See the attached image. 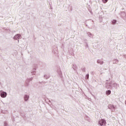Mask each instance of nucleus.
I'll list each match as a JSON object with an SVG mask.
<instances>
[{"instance_id":"nucleus-2","label":"nucleus","mask_w":126,"mask_h":126,"mask_svg":"<svg viewBox=\"0 0 126 126\" xmlns=\"http://www.w3.org/2000/svg\"><path fill=\"white\" fill-rule=\"evenodd\" d=\"M0 95L1 98H6V96H7V93H6L5 92L1 91L0 92Z\"/></svg>"},{"instance_id":"nucleus-12","label":"nucleus","mask_w":126,"mask_h":126,"mask_svg":"<svg viewBox=\"0 0 126 126\" xmlns=\"http://www.w3.org/2000/svg\"><path fill=\"white\" fill-rule=\"evenodd\" d=\"M72 68L74 70H76V64H73L72 66Z\"/></svg>"},{"instance_id":"nucleus-15","label":"nucleus","mask_w":126,"mask_h":126,"mask_svg":"<svg viewBox=\"0 0 126 126\" xmlns=\"http://www.w3.org/2000/svg\"><path fill=\"white\" fill-rule=\"evenodd\" d=\"M58 74H59V75H62V71H61V70L59 69L58 71Z\"/></svg>"},{"instance_id":"nucleus-8","label":"nucleus","mask_w":126,"mask_h":126,"mask_svg":"<svg viewBox=\"0 0 126 126\" xmlns=\"http://www.w3.org/2000/svg\"><path fill=\"white\" fill-rule=\"evenodd\" d=\"M108 108L112 110L113 111H115V107L114 105H112V104L108 105Z\"/></svg>"},{"instance_id":"nucleus-9","label":"nucleus","mask_w":126,"mask_h":126,"mask_svg":"<svg viewBox=\"0 0 126 126\" xmlns=\"http://www.w3.org/2000/svg\"><path fill=\"white\" fill-rule=\"evenodd\" d=\"M31 74L32 75H35V74H36V68H34L32 70Z\"/></svg>"},{"instance_id":"nucleus-20","label":"nucleus","mask_w":126,"mask_h":126,"mask_svg":"<svg viewBox=\"0 0 126 126\" xmlns=\"http://www.w3.org/2000/svg\"><path fill=\"white\" fill-rule=\"evenodd\" d=\"M4 125H5V126H7V123H6V122H5V123H4Z\"/></svg>"},{"instance_id":"nucleus-3","label":"nucleus","mask_w":126,"mask_h":126,"mask_svg":"<svg viewBox=\"0 0 126 126\" xmlns=\"http://www.w3.org/2000/svg\"><path fill=\"white\" fill-rule=\"evenodd\" d=\"M99 126H105L106 125V121L104 119L99 120L98 121Z\"/></svg>"},{"instance_id":"nucleus-19","label":"nucleus","mask_w":126,"mask_h":126,"mask_svg":"<svg viewBox=\"0 0 126 126\" xmlns=\"http://www.w3.org/2000/svg\"><path fill=\"white\" fill-rule=\"evenodd\" d=\"M44 77L45 78H46V79H47V78H49V77H50V76H48V78H47V75H44Z\"/></svg>"},{"instance_id":"nucleus-18","label":"nucleus","mask_w":126,"mask_h":126,"mask_svg":"<svg viewBox=\"0 0 126 126\" xmlns=\"http://www.w3.org/2000/svg\"><path fill=\"white\" fill-rule=\"evenodd\" d=\"M33 79V78H30L28 79V81H32V80Z\"/></svg>"},{"instance_id":"nucleus-11","label":"nucleus","mask_w":126,"mask_h":126,"mask_svg":"<svg viewBox=\"0 0 126 126\" xmlns=\"http://www.w3.org/2000/svg\"><path fill=\"white\" fill-rule=\"evenodd\" d=\"M97 63H99V64H103L104 62L101 60H98L97 61Z\"/></svg>"},{"instance_id":"nucleus-5","label":"nucleus","mask_w":126,"mask_h":126,"mask_svg":"<svg viewBox=\"0 0 126 126\" xmlns=\"http://www.w3.org/2000/svg\"><path fill=\"white\" fill-rule=\"evenodd\" d=\"M21 35L20 34H16L13 37L14 40H18L20 39Z\"/></svg>"},{"instance_id":"nucleus-4","label":"nucleus","mask_w":126,"mask_h":126,"mask_svg":"<svg viewBox=\"0 0 126 126\" xmlns=\"http://www.w3.org/2000/svg\"><path fill=\"white\" fill-rule=\"evenodd\" d=\"M112 87H113V89H114V88H115V89H117L118 87H119L120 86V85H119V84L116 83H113L112 82Z\"/></svg>"},{"instance_id":"nucleus-17","label":"nucleus","mask_w":126,"mask_h":126,"mask_svg":"<svg viewBox=\"0 0 126 126\" xmlns=\"http://www.w3.org/2000/svg\"><path fill=\"white\" fill-rule=\"evenodd\" d=\"M103 2H104V3H106L107 2L108 0H102Z\"/></svg>"},{"instance_id":"nucleus-10","label":"nucleus","mask_w":126,"mask_h":126,"mask_svg":"<svg viewBox=\"0 0 126 126\" xmlns=\"http://www.w3.org/2000/svg\"><path fill=\"white\" fill-rule=\"evenodd\" d=\"M111 23L112 24V25H116V24H117V20H111Z\"/></svg>"},{"instance_id":"nucleus-14","label":"nucleus","mask_w":126,"mask_h":126,"mask_svg":"<svg viewBox=\"0 0 126 126\" xmlns=\"http://www.w3.org/2000/svg\"><path fill=\"white\" fill-rule=\"evenodd\" d=\"M106 94L107 95H110V94H111V91L108 90V91H106Z\"/></svg>"},{"instance_id":"nucleus-7","label":"nucleus","mask_w":126,"mask_h":126,"mask_svg":"<svg viewBox=\"0 0 126 126\" xmlns=\"http://www.w3.org/2000/svg\"><path fill=\"white\" fill-rule=\"evenodd\" d=\"M24 101H25V102H27V101H28V100H29V95H27V94H25L24 96Z\"/></svg>"},{"instance_id":"nucleus-16","label":"nucleus","mask_w":126,"mask_h":126,"mask_svg":"<svg viewBox=\"0 0 126 126\" xmlns=\"http://www.w3.org/2000/svg\"><path fill=\"white\" fill-rule=\"evenodd\" d=\"M86 79H88V78H89V74H88L86 75Z\"/></svg>"},{"instance_id":"nucleus-1","label":"nucleus","mask_w":126,"mask_h":126,"mask_svg":"<svg viewBox=\"0 0 126 126\" xmlns=\"http://www.w3.org/2000/svg\"><path fill=\"white\" fill-rule=\"evenodd\" d=\"M112 84H113V82L110 81L109 83H107L106 84L105 87H106L107 89H113V87H112Z\"/></svg>"},{"instance_id":"nucleus-21","label":"nucleus","mask_w":126,"mask_h":126,"mask_svg":"<svg viewBox=\"0 0 126 126\" xmlns=\"http://www.w3.org/2000/svg\"><path fill=\"white\" fill-rule=\"evenodd\" d=\"M84 41L85 42V41H87V39H85Z\"/></svg>"},{"instance_id":"nucleus-13","label":"nucleus","mask_w":126,"mask_h":126,"mask_svg":"<svg viewBox=\"0 0 126 126\" xmlns=\"http://www.w3.org/2000/svg\"><path fill=\"white\" fill-rule=\"evenodd\" d=\"M119 63V60L118 59H114L113 61V63Z\"/></svg>"},{"instance_id":"nucleus-6","label":"nucleus","mask_w":126,"mask_h":126,"mask_svg":"<svg viewBox=\"0 0 126 126\" xmlns=\"http://www.w3.org/2000/svg\"><path fill=\"white\" fill-rule=\"evenodd\" d=\"M87 37H89V38H93L94 35L90 32H87Z\"/></svg>"}]
</instances>
